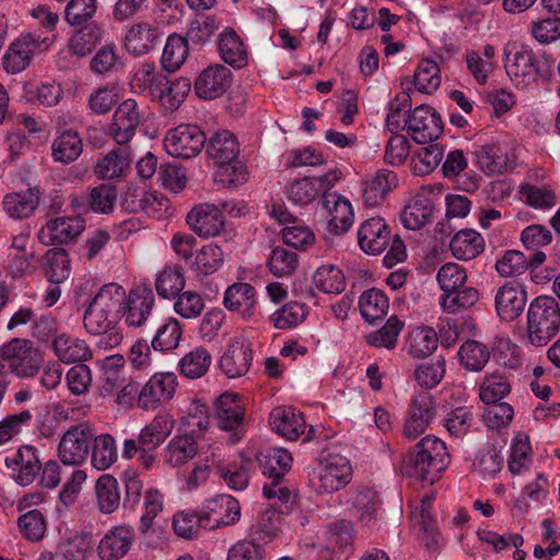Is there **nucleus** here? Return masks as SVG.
I'll return each mask as SVG.
<instances>
[{"mask_svg":"<svg viewBox=\"0 0 560 560\" xmlns=\"http://www.w3.org/2000/svg\"><path fill=\"white\" fill-rule=\"evenodd\" d=\"M448 463L450 454L445 443L434 435H427L405 456L401 472L432 485L440 478Z\"/></svg>","mask_w":560,"mask_h":560,"instance_id":"nucleus-1","label":"nucleus"},{"mask_svg":"<svg viewBox=\"0 0 560 560\" xmlns=\"http://www.w3.org/2000/svg\"><path fill=\"white\" fill-rule=\"evenodd\" d=\"M206 153L218 166L217 176L229 186L242 185L248 179L246 165L238 160L240 143L229 130L213 132L206 142Z\"/></svg>","mask_w":560,"mask_h":560,"instance_id":"nucleus-2","label":"nucleus"},{"mask_svg":"<svg viewBox=\"0 0 560 560\" xmlns=\"http://www.w3.org/2000/svg\"><path fill=\"white\" fill-rule=\"evenodd\" d=\"M358 243L360 248L369 255H380L388 248L384 256V264L389 268L406 258L404 242L397 234L392 235L389 225L381 217L370 218L360 225Z\"/></svg>","mask_w":560,"mask_h":560,"instance_id":"nucleus-3","label":"nucleus"},{"mask_svg":"<svg viewBox=\"0 0 560 560\" xmlns=\"http://www.w3.org/2000/svg\"><path fill=\"white\" fill-rule=\"evenodd\" d=\"M506 73L525 86L550 77L551 65L544 55H536L526 45L508 44L504 48Z\"/></svg>","mask_w":560,"mask_h":560,"instance_id":"nucleus-4","label":"nucleus"},{"mask_svg":"<svg viewBox=\"0 0 560 560\" xmlns=\"http://www.w3.org/2000/svg\"><path fill=\"white\" fill-rule=\"evenodd\" d=\"M560 331V306L549 295L535 298L527 310V336L532 345L542 347Z\"/></svg>","mask_w":560,"mask_h":560,"instance_id":"nucleus-5","label":"nucleus"},{"mask_svg":"<svg viewBox=\"0 0 560 560\" xmlns=\"http://www.w3.org/2000/svg\"><path fill=\"white\" fill-rule=\"evenodd\" d=\"M40 365L37 350L26 339H13L0 348V373L7 377L15 374L20 377L35 375Z\"/></svg>","mask_w":560,"mask_h":560,"instance_id":"nucleus-6","label":"nucleus"},{"mask_svg":"<svg viewBox=\"0 0 560 560\" xmlns=\"http://www.w3.org/2000/svg\"><path fill=\"white\" fill-rule=\"evenodd\" d=\"M173 428L174 421L168 413H158L140 430L137 439L124 441L122 457L132 459L139 451H156L171 435Z\"/></svg>","mask_w":560,"mask_h":560,"instance_id":"nucleus-7","label":"nucleus"},{"mask_svg":"<svg viewBox=\"0 0 560 560\" xmlns=\"http://www.w3.org/2000/svg\"><path fill=\"white\" fill-rule=\"evenodd\" d=\"M51 38L42 37L35 33H23L15 38L2 57L3 68L8 73H20L24 71L32 61V58L46 50L51 45Z\"/></svg>","mask_w":560,"mask_h":560,"instance_id":"nucleus-8","label":"nucleus"},{"mask_svg":"<svg viewBox=\"0 0 560 560\" xmlns=\"http://www.w3.org/2000/svg\"><path fill=\"white\" fill-rule=\"evenodd\" d=\"M93 440V428L88 422L70 427L62 435L58 445V456L68 466L82 465L90 453Z\"/></svg>","mask_w":560,"mask_h":560,"instance_id":"nucleus-9","label":"nucleus"},{"mask_svg":"<svg viewBox=\"0 0 560 560\" xmlns=\"http://www.w3.org/2000/svg\"><path fill=\"white\" fill-rule=\"evenodd\" d=\"M207 137L201 128L192 124H182L167 131L164 138L166 152L175 158L191 159L206 147Z\"/></svg>","mask_w":560,"mask_h":560,"instance_id":"nucleus-10","label":"nucleus"},{"mask_svg":"<svg viewBox=\"0 0 560 560\" xmlns=\"http://www.w3.org/2000/svg\"><path fill=\"white\" fill-rule=\"evenodd\" d=\"M155 296L148 285H138L126 294L121 317L128 327L142 328L155 323Z\"/></svg>","mask_w":560,"mask_h":560,"instance_id":"nucleus-11","label":"nucleus"},{"mask_svg":"<svg viewBox=\"0 0 560 560\" xmlns=\"http://www.w3.org/2000/svg\"><path fill=\"white\" fill-rule=\"evenodd\" d=\"M407 132L418 143L436 140L443 133V121L440 114L431 106H417L405 121Z\"/></svg>","mask_w":560,"mask_h":560,"instance_id":"nucleus-12","label":"nucleus"},{"mask_svg":"<svg viewBox=\"0 0 560 560\" xmlns=\"http://www.w3.org/2000/svg\"><path fill=\"white\" fill-rule=\"evenodd\" d=\"M142 119V110L133 98H127L115 109L108 133L119 145H126L135 137Z\"/></svg>","mask_w":560,"mask_h":560,"instance_id":"nucleus-13","label":"nucleus"},{"mask_svg":"<svg viewBox=\"0 0 560 560\" xmlns=\"http://www.w3.org/2000/svg\"><path fill=\"white\" fill-rule=\"evenodd\" d=\"M352 468L347 457L329 453L320 460L318 490L335 492L345 488L351 480Z\"/></svg>","mask_w":560,"mask_h":560,"instance_id":"nucleus-14","label":"nucleus"},{"mask_svg":"<svg viewBox=\"0 0 560 560\" xmlns=\"http://www.w3.org/2000/svg\"><path fill=\"white\" fill-rule=\"evenodd\" d=\"M176 385L175 374L154 373L142 387L138 396V406L144 410L156 409L173 398Z\"/></svg>","mask_w":560,"mask_h":560,"instance_id":"nucleus-15","label":"nucleus"},{"mask_svg":"<svg viewBox=\"0 0 560 560\" xmlns=\"http://www.w3.org/2000/svg\"><path fill=\"white\" fill-rule=\"evenodd\" d=\"M186 222L200 237L209 238L218 236L225 226V218L217 206L212 203H199L188 212Z\"/></svg>","mask_w":560,"mask_h":560,"instance_id":"nucleus-16","label":"nucleus"},{"mask_svg":"<svg viewBox=\"0 0 560 560\" xmlns=\"http://www.w3.org/2000/svg\"><path fill=\"white\" fill-rule=\"evenodd\" d=\"M253 361L250 342L242 337H234L230 340L225 351L220 359L222 372L230 378L245 375Z\"/></svg>","mask_w":560,"mask_h":560,"instance_id":"nucleus-17","label":"nucleus"},{"mask_svg":"<svg viewBox=\"0 0 560 560\" xmlns=\"http://www.w3.org/2000/svg\"><path fill=\"white\" fill-rule=\"evenodd\" d=\"M232 72L225 66L213 65L203 69L195 80V93L202 100L222 96L231 86Z\"/></svg>","mask_w":560,"mask_h":560,"instance_id":"nucleus-18","label":"nucleus"},{"mask_svg":"<svg viewBox=\"0 0 560 560\" xmlns=\"http://www.w3.org/2000/svg\"><path fill=\"white\" fill-rule=\"evenodd\" d=\"M526 302L527 292L516 282H508L500 287L494 298L498 316L505 322L516 319L523 313Z\"/></svg>","mask_w":560,"mask_h":560,"instance_id":"nucleus-19","label":"nucleus"},{"mask_svg":"<svg viewBox=\"0 0 560 560\" xmlns=\"http://www.w3.org/2000/svg\"><path fill=\"white\" fill-rule=\"evenodd\" d=\"M163 32L153 23L140 21L132 24L126 32L124 45L133 56H142L152 50L161 40Z\"/></svg>","mask_w":560,"mask_h":560,"instance_id":"nucleus-20","label":"nucleus"},{"mask_svg":"<svg viewBox=\"0 0 560 560\" xmlns=\"http://www.w3.org/2000/svg\"><path fill=\"white\" fill-rule=\"evenodd\" d=\"M322 203L329 214L328 231L334 235L348 232L354 218L350 201L335 191H325Z\"/></svg>","mask_w":560,"mask_h":560,"instance_id":"nucleus-21","label":"nucleus"},{"mask_svg":"<svg viewBox=\"0 0 560 560\" xmlns=\"http://www.w3.org/2000/svg\"><path fill=\"white\" fill-rule=\"evenodd\" d=\"M85 228L80 217H58L47 221L42 229L40 238L47 244H68L79 236Z\"/></svg>","mask_w":560,"mask_h":560,"instance_id":"nucleus-22","label":"nucleus"},{"mask_svg":"<svg viewBox=\"0 0 560 560\" xmlns=\"http://www.w3.org/2000/svg\"><path fill=\"white\" fill-rule=\"evenodd\" d=\"M135 540V530L121 525L110 528L98 544L102 560H118L127 555Z\"/></svg>","mask_w":560,"mask_h":560,"instance_id":"nucleus-23","label":"nucleus"},{"mask_svg":"<svg viewBox=\"0 0 560 560\" xmlns=\"http://www.w3.org/2000/svg\"><path fill=\"white\" fill-rule=\"evenodd\" d=\"M478 167L488 176L500 175L513 168V161L499 143H487L472 152Z\"/></svg>","mask_w":560,"mask_h":560,"instance_id":"nucleus-24","label":"nucleus"},{"mask_svg":"<svg viewBox=\"0 0 560 560\" xmlns=\"http://www.w3.org/2000/svg\"><path fill=\"white\" fill-rule=\"evenodd\" d=\"M223 305L245 319L253 317L257 306L255 288L246 282L233 283L225 290Z\"/></svg>","mask_w":560,"mask_h":560,"instance_id":"nucleus-25","label":"nucleus"},{"mask_svg":"<svg viewBox=\"0 0 560 560\" xmlns=\"http://www.w3.org/2000/svg\"><path fill=\"white\" fill-rule=\"evenodd\" d=\"M272 429L288 440H298L306 429L302 412L293 407H277L269 416Z\"/></svg>","mask_w":560,"mask_h":560,"instance_id":"nucleus-26","label":"nucleus"},{"mask_svg":"<svg viewBox=\"0 0 560 560\" xmlns=\"http://www.w3.org/2000/svg\"><path fill=\"white\" fill-rule=\"evenodd\" d=\"M5 465L13 471H18L14 478L21 486L31 485L40 470L36 448L31 445H23L13 457H7Z\"/></svg>","mask_w":560,"mask_h":560,"instance_id":"nucleus-27","label":"nucleus"},{"mask_svg":"<svg viewBox=\"0 0 560 560\" xmlns=\"http://www.w3.org/2000/svg\"><path fill=\"white\" fill-rule=\"evenodd\" d=\"M40 194L38 188L10 192L3 197L2 208L9 218L23 220L30 218L39 206Z\"/></svg>","mask_w":560,"mask_h":560,"instance_id":"nucleus-28","label":"nucleus"},{"mask_svg":"<svg viewBox=\"0 0 560 560\" xmlns=\"http://www.w3.org/2000/svg\"><path fill=\"white\" fill-rule=\"evenodd\" d=\"M218 427L230 431L237 429L244 419V408L237 395L224 393L214 402Z\"/></svg>","mask_w":560,"mask_h":560,"instance_id":"nucleus-29","label":"nucleus"},{"mask_svg":"<svg viewBox=\"0 0 560 560\" xmlns=\"http://www.w3.org/2000/svg\"><path fill=\"white\" fill-rule=\"evenodd\" d=\"M256 459L261 472L272 480H282L290 470L293 460L287 450L276 447L259 452Z\"/></svg>","mask_w":560,"mask_h":560,"instance_id":"nucleus-30","label":"nucleus"},{"mask_svg":"<svg viewBox=\"0 0 560 560\" xmlns=\"http://www.w3.org/2000/svg\"><path fill=\"white\" fill-rule=\"evenodd\" d=\"M52 348L58 359L67 364H81L92 358V350L84 340L66 334L54 338Z\"/></svg>","mask_w":560,"mask_h":560,"instance_id":"nucleus-31","label":"nucleus"},{"mask_svg":"<svg viewBox=\"0 0 560 560\" xmlns=\"http://www.w3.org/2000/svg\"><path fill=\"white\" fill-rule=\"evenodd\" d=\"M398 184L396 174L389 170H378L373 177L364 182L362 198L366 206L375 207Z\"/></svg>","mask_w":560,"mask_h":560,"instance_id":"nucleus-32","label":"nucleus"},{"mask_svg":"<svg viewBox=\"0 0 560 560\" xmlns=\"http://www.w3.org/2000/svg\"><path fill=\"white\" fill-rule=\"evenodd\" d=\"M197 436L191 433L175 435L164 450V462L173 467L182 466L198 453Z\"/></svg>","mask_w":560,"mask_h":560,"instance_id":"nucleus-33","label":"nucleus"},{"mask_svg":"<svg viewBox=\"0 0 560 560\" xmlns=\"http://www.w3.org/2000/svg\"><path fill=\"white\" fill-rule=\"evenodd\" d=\"M433 202L427 194H417L410 199L401 213V222L409 230H419L424 226L432 213Z\"/></svg>","mask_w":560,"mask_h":560,"instance_id":"nucleus-34","label":"nucleus"},{"mask_svg":"<svg viewBox=\"0 0 560 560\" xmlns=\"http://www.w3.org/2000/svg\"><path fill=\"white\" fill-rule=\"evenodd\" d=\"M454 257L459 260H470L483 252L485 242L480 233L466 229L457 232L450 243Z\"/></svg>","mask_w":560,"mask_h":560,"instance_id":"nucleus-35","label":"nucleus"},{"mask_svg":"<svg viewBox=\"0 0 560 560\" xmlns=\"http://www.w3.org/2000/svg\"><path fill=\"white\" fill-rule=\"evenodd\" d=\"M125 300L126 291L124 288L115 282H110L102 285L89 303L109 314L110 318L119 319Z\"/></svg>","mask_w":560,"mask_h":560,"instance_id":"nucleus-36","label":"nucleus"},{"mask_svg":"<svg viewBox=\"0 0 560 560\" xmlns=\"http://www.w3.org/2000/svg\"><path fill=\"white\" fill-rule=\"evenodd\" d=\"M218 49L222 60L225 63L238 69L246 66V49L233 28H225L221 33L218 43Z\"/></svg>","mask_w":560,"mask_h":560,"instance_id":"nucleus-37","label":"nucleus"},{"mask_svg":"<svg viewBox=\"0 0 560 560\" xmlns=\"http://www.w3.org/2000/svg\"><path fill=\"white\" fill-rule=\"evenodd\" d=\"M90 546L89 534L69 530L60 538L54 555L62 560H84Z\"/></svg>","mask_w":560,"mask_h":560,"instance_id":"nucleus-38","label":"nucleus"},{"mask_svg":"<svg viewBox=\"0 0 560 560\" xmlns=\"http://www.w3.org/2000/svg\"><path fill=\"white\" fill-rule=\"evenodd\" d=\"M82 151V139L73 130L61 132L51 143V156L58 163L70 164L81 155Z\"/></svg>","mask_w":560,"mask_h":560,"instance_id":"nucleus-39","label":"nucleus"},{"mask_svg":"<svg viewBox=\"0 0 560 560\" xmlns=\"http://www.w3.org/2000/svg\"><path fill=\"white\" fill-rule=\"evenodd\" d=\"M91 463L97 470H106L118 459L116 441L109 433L95 435L91 445Z\"/></svg>","mask_w":560,"mask_h":560,"instance_id":"nucleus-40","label":"nucleus"},{"mask_svg":"<svg viewBox=\"0 0 560 560\" xmlns=\"http://www.w3.org/2000/svg\"><path fill=\"white\" fill-rule=\"evenodd\" d=\"M184 269L179 265H166L155 278V290L159 296L175 299L185 288Z\"/></svg>","mask_w":560,"mask_h":560,"instance_id":"nucleus-41","label":"nucleus"},{"mask_svg":"<svg viewBox=\"0 0 560 560\" xmlns=\"http://www.w3.org/2000/svg\"><path fill=\"white\" fill-rule=\"evenodd\" d=\"M103 33V27L95 22L84 24L73 33L69 47L74 55L86 56L101 43Z\"/></svg>","mask_w":560,"mask_h":560,"instance_id":"nucleus-42","label":"nucleus"},{"mask_svg":"<svg viewBox=\"0 0 560 560\" xmlns=\"http://www.w3.org/2000/svg\"><path fill=\"white\" fill-rule=\"evenodd\" d=\"M130 164V152L126 145H120L116 150H112L102 160H100L94 173L101 178H116L124 174Z\"/></svg>","mask_w":560,"mask_h":560,"instance_id":"nucleus-43","label":"nucleus"},{"mask_svg":"<svg viewBox=\"0 0 560 560\" xmlns=\"http://www.w3.org/2000/svg\"><path fill=\"white\" fill-rule=\"evenodd\" d=\"M439 343L438 334L431 327H417L409 332L406 348L413 358L429 357Z\"/></svg>","mask_w":560,"mask_h":560,"instance_id":"nucleus-44","label":"nucleus"},{"mask_svg":"<svg viewBox=\"0 0 560 560\" xmlns=\"http://www.w3.org/2000/svg\"><path fill=\"white\" fill-rule=\"evenodd\" d=\"M388 306V299L380 289L373 288L360 295V313L364 320L370 324L383 318L387 314Z\"/></svg>","mask_w":560,"mask_h":560,"instance_id":"nucleus-45","label":"nucleus"},{"mask_svg":"<svg viewBox=\"0 0 560 560\" xmlns=\"http://www.w3.org/2000/svg\"><path fill=\"white\" fill-rule=\"evenodd\" d=\"M281 513L276 509L266 508L260 512L257 522L250 526L248 537L265 545L278 535Z\"/></svg>","mask_w":560,"mask_h":560,"instance_id":"nucleus-46","label":"nucleus"},{"mask_svg":"<svg viewBox=\"0 0 560 560\" xmlns=\"http://www.w3.org/2000/svg\"><path fill=\"white\" fill-rule=\"evenodd\" d=\"M97 505L102 513L110 514L120 504L119 485L110 475L101 476L95 485Z\"/></svg>","mask_w":560,"mask_h":560,"instance_id":"nucleus-47","label":"nucleus"},{"mask_svg":"<svg viewBox=\"0 0 560 560\" xmlns=\"http://www.w3.org/2000/svg\"><path fill=\"white\" fill-rule=\"evenodd\" d=\"M211 362L210 352L203 347H196L180 359L178 368L183 376L196 380L207 373Z\"/></svg>","mask_w":560,"mask_h":560,"instance_id":"nucleus-48","label":"nucleus"},{"mask_svg":"<svg viewBox=\"0 0 560 560\" xmlns=\"http://www.w3.org/2000/svg\"><path fill=\"white\" fill-rule=\"evenodd\" d=\"M116 200V187L112 184H101L92 188L90 194L83 198V206L86 211L107 214L113 212Z\"/></svg>","mask_w":560,"mask_h":560,"instance_id":"nucleus-49","label":"nucleus"},{"mask_svg":"<svg viewBox=\"0 0 560 560\" xmlns=\"http://www.w3.org/2000/svg\"><path fill=\"white\" fill-rule=\"evenodd\" d=\"M209 522L208 516H202L201 512L182 511L173 517L174 533L184 539H196L201 528L209 529L206 523Z\"/></svg>","mask_w":560,"mask_h":560,"instance_id":"nucleus-50","label":"nucleus"},{"mask_svg":"<svg viewBox=\"0 0 560 560\" xmlns=\"http://www.w3.org/2000/svg\"><path fill=\"white\" fill-rule=\"evenodd\" d=\"M224 253L221 247L214 243L202 246L196 254L191 265L197 277L210 276L217 272L223 265Z\"/></svg>","mask_w":560,"mask_h":560,"instance_id":"nucleus-51","label":"nucleus"},{"mask_svg":"<svg viewBox=\"0 0 560 560\" xmlns=\"http://www.w3.org/2000/svg\"><path fill=\"white\" fill-rule=\"evenodd\" d=\"M460 364L468 371L480 372L490 359L488 347L477 340H467L458 352Z\"/></svg>","mask_w":560,"mask_h":560,"instance_id":"nucleus-52","label":"nucleus"},{"mask_svg":"<svg viewBox=\"0 0 560 560\" xmlns=\"http://www.w3.org/2000/svg\"><path fill=\"white\" fill-rule=\"evenodd\" d=\"M381 503L378 493L373 487H359L353 499V508L359 515V521L363 524L374 521Z\"/></svg>","mask_w":560,"mask_h":560,"instance_id":"nucleus-53","label":"nucleus"},{"mask_svg":"<svg viewBox=\"0 0 560 560\" xmlns=\"http://www.w3.org/2000/svg\"><path fill=\"white\" fill-rule=\"evenodd\" d=\"M188 51L187 39L176 33L171 34L161 57L163 68L170 72L176 71L185 62Z\"/></svg>","mask_w":560,"mask_h":560,"instance_id":"nucleus-54","label":"nucleus"},{"mask_svg":"<svg viewBox=\"0 0 560 560\" xmlns=\"http://www.w3.org/2000/svg\"><path fill=\"white\" fill-rule=\"evenodd\" d=\"M45 277L51 283H62L70 276L71 267L63 248L49 249L45 255Z\"/></svg>","mask_w":560,"mask_h":560,"instance_id":"nucleus-55","label":"nucleus"},{"mask_svg":"<svg viewBox=\"0 0 560 560\" xmlns=\"http://www.w3.org/2000/svg\"><path fill=\"white\" fill-rule=\"evenodd\" d=\"M313 284L327 294L341 293L346 288L342 271L334 265H323L313 275Z\"/></svg>","mask_w":560,"mask_h":560,"instance_id":"nucleus-56","label":"nucleus"},{"mask_svg":"<svg viewBox=\"0 0 560 560\" xmlns=\"http://www.w3.org/2000/svg\"><path fill=\"white\" fill-rule=\"evenodd\" d=\"M183 328L180 323L173 317L167 318L158 327L154 337L151 340V347L155 351H168L178 347L182 339Z\"/></svg>","mask_w":560,"mask_h":560,"instance_id":"nucleus-57","label":"nucleus"},{"mask_svg":"<svg viewBox=\"0 0 560 560\" xmlns=\"http://www.w3.org/2000/svg\"><path fill=\"white\" fill-rule=\"evenodd\" d=\"M155 201H158V196L154 192L148 191L141 186L128 185L121 198V206L130 213L150 212Z\"/></svg>","mask_w":560,"mask_h":560,"instance_id":"nucleus-58","label":"nucleus"},{"mask_svg":"<svg viewBox=\"0 0 560 560\" xmlns=\"http://www.w3.org/2000/svg\"><path fill=\"white\" fill-rule=\"evenodd\" d=\"M306 316L307 310L304 304L289 302L271 314L270 322L275 328L284 330L299 326Z\"/></svg>","mask_w":560,"mask_h":560,"instance_id":"nucleus-59","label":"nucleus"},{"mask_svg":"<svg viewBox=\"0 0 560 560\" xmlns=\"http://www.w3.org/2000/svg\"><path fill=\"white\" fill-rule=\"evenodd\" d=\"M357 533L352 522L338 520L328 525V541L332 548H337L340 553H348L352 549Z\"/></svg>","mask_w":560,"mask_h":560,"instance_id":"nucleus-60","label":"nucleus"},{"mask_svg":"<svg viewBox=\"0 0 560 560\" xmlns=\"http://www.w3.org/2000/svg\"><path fill=\"white\" fill-rule=\"evenodd\" d=\"M402 327L404 323L396 316H392L381 329L368 334L365 340L372 347L392 350L397 345V338Z\"/></svg>","mask_w":560,"mask_h":560,"instance_id":"nucleus-61","label":"nucleus"},{"mask_svg":"<svg viewBox=\"0 0 560 560\" xmlns=\"http://www.w3.org/2000/svg\"><path fill=\"white\" fill-rule=\"evenodd\" d=\"M479 292L475 288L464 284L460 289H455L441 296V305L448 313H456L460 310L471 307L477 303Z\"/></svg>","mask_w":560,"mask_h":560,"instance_id":"nucleus-62","label":"nucleus"},{"mask_svg":"<svg viewBox=\"0 0 560 560\" xmlns=\"http://www.w3.org/2000/svg\"><path fill=\"white\" fill-rule=\"evenodd\" d=\"M299 266L298 254L278 246L271 250L268 259V267L276 277H287L295 272Z\"/></svg>","mask_w":560,"mask_h":560,"instance_id":"nucleus-63","label":"nucleus"},{"mask_svg":"<svg viewBox=\"0 0 560 560\" xmlns=\"http://www.w3.org/2000/svg\"><path fill=\"white\" fill-rule=\"evenodd\" d=\"M18 527L25 539L39 541L45 536L47 524L43 513L35 509L18 518Z\"/></svg>","mask_w":560,"mask_h":560,"instance_id":"nucleus-64","label":"nucleus"}]
</instances>
